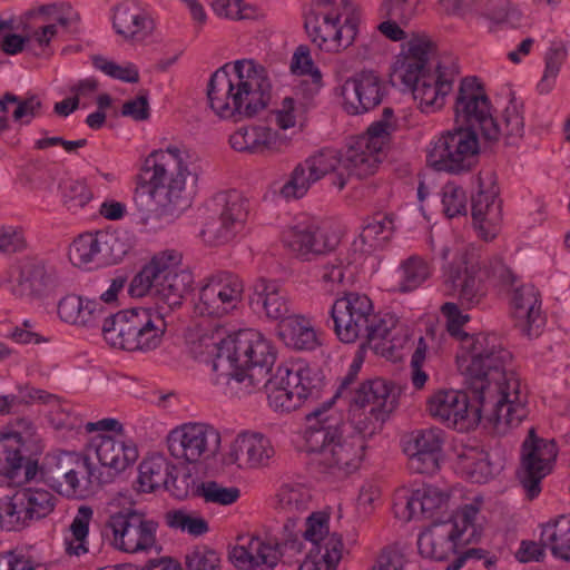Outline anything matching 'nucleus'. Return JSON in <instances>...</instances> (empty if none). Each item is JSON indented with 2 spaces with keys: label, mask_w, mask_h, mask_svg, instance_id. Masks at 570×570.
I'll return each mask as SVG.
<instances>
[{
  "label": "nucleus",
  "mask_w": 570,
  "mask_h": 570,
  "mask_svg": "<svg viewBox=\"0 0 570 570\" xmlns=\"http://www.w3.org/2000/svg\"><path fill=\"white\" fill-rule=\"evenodd\" d=\"M247 215V200L239 191L218 193L212 199V215L204 224L200 236L212 246L226 244L243 229Z\"/></svg>",
  "instance_id": "15"
},
{
  "label": "nucleus",
  "mask_w": 570,
  "mask_h": 570,
  "mask_svg": "<svg viewBox=\"0 0 570 570\" xmlns=\"http://www.w3.org/2000/svg\"><path fill=\"white\" fill-rule=\"evenodd\" d=\"M512 354L503 347L495 334L478 333L466 337L463 350L456 355V364L465 377V384L480 393L490 404L502 400V413L518 426L528 415L527 396L520 390V380L507 367Z\"/></svg>",
  "instance_id": "2"
},
{
  "label": "nucleus",
  "mask_w": 570,
  "mask_h": 570,
  "mask_svg": "<svg viewBox=\"0 0 570 570\" xmlns=\"http://www.w3.org/2000/svg\"><path fill=\"white\" fill-rule=\"evenodd\" d=\"M458 127L479 130L483 141L492 147L501 138L507 145L521 138L524 132L523 104L514 96L504 108L501 120L493 117L491 101L478 77L461 79L453 106Z\"/></svg>",
  "instance_id": "7"
},
{
  "label": "nucleus",
  "mask_w": 570,
  "mask_h": 570,
  "mask_svg": "<svg viewBox=\"0 0 570 570\" xmlns=\"http://www.w3.org/2000/svg\"><path fill=\"white\" fill-rule=\"evenodd\" d=\"M23 444L20 432L0 436V475L16 484L30 481L38 473V463L22 454Z\"/></svg>",
  "instance_id": "27"
},
{
  "label": "nucleus",
  "mask_w": 570,
  "mask_h": 570,
  "mask_svg": "<svg viewBox=\"0 0 570 570\" xmlns=\"http://www.w3.org/2000/svg\"><path fill=\"white\" fill-rule=\"evenodd\" d=\"M189 155L176 146L150 153L137 176L135 203L141 212L173 220L188 206L186 178Z\"/></svg>",
  "instance_id": "3"
},
{
  "label": "nucleus",
  "mask_w": 570,
  "mask_h": 570,
  "mask_svg": "<svg viewBox=\"0 0 570 570\" xmlns=\"http://www.w3.org/2000/svg\"><path fill=\"white\" fill-rule=\"evenodd\" d=\"M396 406V394L391 389L380 399L373 397L367 404L350 409V422H346L348 431L353 436H362L366 444L368 438L382 430L384 422Z\"/></svg>",
  "instance_id": "22"
},
{
  "label": "nucleus",
  "mask_w": 570,
  "mask_h": 570,
  "mask_svg": "<svg viewBox=\"0 0 570 570\" xmlns=\"http://www.w3.org/2000/svg\"><path fill=\"white\" fill-rule=\"evenodd\" d=\"M249 304L255 312L264 313L267 318L283 323L289 314V302L283 286L273 279L259 278L253 287Z\"/></svg>",
  "instance_id": "31"
},
{
  "label": "nucleus",
  "mask_w": 570,
  "mask_h": 570,
  "mask_svg": "<svg viewBox=\"0 0 570 570\" xmlns=\"http://www.w3.org/2000/svg\"><path fill=\"white\" fill-rule=\"evenodd\" d=\"M470 538H462L458 523H434L420 533L417 549L423 558L443 562L448 561L451 554H455L458 541L468 542Z\"/></svg>",
  "instance_id": "28"
},
{
  "label": "nucleus",
  "mask_w": 570,
  "mask_h": 570,
  "mask_svg": "<svg viewBox=\"0 0 570 570\" xmlns=\"http://www.w3.org/2000/svg\"><path fill=\"white\" fill-rule=\"evenodd\" d=\"M100 468H96L98 485L111 483L115 478L138 459L135 444L101 435L96 445Z\"/></svg>",
  "instance_id": "24"
},
{
  "label": "nucleus",
  "mask_w": 570,
  "mask_h": 570,
  "mask_svg": "<svg viewBox=\"0 0 570 570\" xmlns=\"http://www.w3.org/2000/svg\"><path fill=\"white\" fill-rule=\"evenodd\" d=\"M94 464L87 455L77 452L61 451L57 454L48 455L43 465L38 472L46 483H59V478L65 473L78 472L89 473Z\"/></svg>",
  "instance_id": "38"
},
{
  "label": "nucleus",
  "mask_w": 570,
  "mask_h": 570,
  "mask_svg": "<svg viewBox=\"0 0 570 570\" xmlns=\"http://www.w3.org/2000/svg\"><path fill=\"white\" fill-rule=\"evenodd\" d=\"M401 281L399 289L402 293H409L419 288L432 274V267L429 262L417 255L410 256L401 263Z\"/></svg>",
  "instance_id": "51"
},
{
  "label": "nucleus",
  "mask_w": 570,
  "mask_h": 570,
  "mask_svg": "<svg viewBox=\"0 0 570 570\" xmlns=\"http://www.w3.org/2000/svg\"><path fill=\"white\" fill-rule=\"evenodd\" d=\"M468 197L465 190L453 181L442 188L443 212L449 218L466 215Z\"/></svg>",
  "instance_id": "60"
},
{
  "label": "nucleus",
  "mask_w": 570,
  "mask_h": 570,
  "mask_svg": "<svg viewBox=\"0 0 570 570\" xmlns=\"http://www.w3.org/2000/svg\"><path fill=\"white\" fill-rule=\"evenodd\" d=\"M165 519L169 528L186 531L194 537H200L209 531L208 522L204 518L191 515L184 510L168 511Z\"/></svg>",
  "instance_id": "57"
},
{
  "label": "nucleus",
  "mask_w": 570,
  "mask_h": 570,
  "mask_svg": "<svg viewBox=\"0 0 570 570\" xmlns=\"http://www.w3.org/2000/svg\"><path fill=\"white\" fill-rule=\"evenodd\" d=\"M446 294L458 299L463 308H472L481 303L487 294L480 271L474 266H451L445 275Z\"/></svg>",
  "instance_id": "29"
},
{
  "label": "nucleus",
  "mask_w": 570,
  "mask_h": 570,
  "mask_svg": "<svg viewBox=\"0 0 570 570\" xmlns=\"http://www.w3.org/2000/svg\"><path fill=\"white\" fill-rule=\"evenodd\" d=\"M277 509L285 518L283 538L275 544L266 543L258 537H250L247 543L234 547L229 559L237 568L244 570H271L278 559L284 563L302 553L299 532H295L297 523L308 511L312 495L303 485L284 484L277 493Z\"/></svg>",
  "instance_id": "5"
},
{
  "label": "nucleus",
  "mask_w": 570,
  "mask_h": 570,
  "mask_svg": "<svg viewBox=\"0 0 570 570\" xmlns=\"http://www.w3.org/2000/svg\"><path fill=\"white\" fill-rule=\"evenodd\" d=\"M170 454L187 463H196L205 454H214L220 445V434L213 426L188 423L174 429L167 438Z\"/></svg>",
  "instance_id": "18"
},
{
  "label": "nucleus",
  "mask_w": 570,
  "mask_h": 570,
  "mask_svg": "<svg viewBox=\"0 0 570 570\" xmlns=\"http://www.w3.org/2000/svg\"><path fill=\"white\" fill-rule=\"evenodd\" d=\"M279 367L281 374L285 375V384L295 390L303 403L308 400L316 401L322 396L326 386L322 368L302 363Z\"/></svg>",
  "instance_id": "33"
},
{
  "label": "nucleus",
  "mask_w": 570,
  "mask_h": 570,
  "mask_svg": "<svg viewBox=\"0 0 570 570\" xmlns=\"http://www.w3.org/2000/svg\"><path fill=\"white\" fill-rule=\"evenodd\" d=\"M494 174L490 173L488 180L490 186L483 187L482 178L479 177V191L471 198V212L474 227L479 236L485 240H492L499 232L501 220V202L498 200L499 188L493 181Z\"/></svg>",
  "instance_id": "25"
},
{
  "label": "nucleus",
  "mask_w": 570,
  "mask_h": 570,
  "mask_svg": "<svg viewBox=\"0 0 570 570\" xmlns=\"http://www.w3.org/2000/svg\"><path fill=\"white\" fill-rule=\"evenodd\" d=\"M328 521L327 513L313 512L305 518V530L295 528V532H299L302 549L304 548V541H308L312 544L311 550L313 552H324V541L333 534H328Z\"/></svg>",
  "instance_id": "48"
},
{
  "label": "nucleus",
  "mask_w": 570,
  "mask_h": 570,
  "mask_svg": "<svg viewBox=\"0 0 570 570\" xmlns=\"http://www.w3.org/2000/svg\"><path fill=\"white\" fill-rule=\"evenodd\" d=\"M126 253V245L116 234L98 230L79 235L69 248V258L76 266L89 263L102 266L117 264Z\"/></svg>",
  "instance_id": "19"
},
{
  "label": "nucleus",
  "mask_w": 570,
  "mask_h": 570,
  "mask_svg": "<svg viewBox=\"0 0 570 570\" xmlns=\"http://www.w3.org/2000/svg\"><path fill=\"white\" fill-rule=\"evenodd\" d=\"M18 284L22 288L21 295L39 296L53 285V278L43 264L30 263L22 267Z\"/></svg>",
  "instance_id": "47"
},
{
  "label": "nucleus",
  "mask_w": 570,
  "mask_h": 570,
  "mask_svg": "<svg viewBox=\"0 0 570 570\" xmlns=\"http://www.w3.org/2000/svg\"><path fill=\"white\" fill-rule=\"evenodd\" d=\"M343 540L338 533H333L324 541V552L309 550L297 570H335L342 559Z\"/></svg>",
  "instance_id": "42"
},
{
  "label": "nucleus",
  "mask_w": 570,
  "mask_h": 570,
  "mask_svg": "<svg viewBox=\"0 0 570 570\" xmlns=\"http://www.w3.org/2000/svg\"><path fill=\"white\" fill-rule=\"evenodd\" d=\"M434 45L426 36H414L407 42V51L395 62L394 75L412 91L422 111L430 112L443 107L445 96L452 90L456 66L439 62L434 72L429 67V55Z\"/></svg>",
  "instance_id": "8"
},
{
  "label": "nucleus",
  "mask_w": 570,
  "mask_h": 570,
  "mask_svg": "<svg viewBox=\"0 0 570 570\" xmlns=\"http://www.w3.org/2000/svg\"><path fill=\"white\" fill-rule=\"evenodd\" d=\"M163 308L132 307L105 317L101 331L106 342L128 352L156 350L167 331Z\"/></svg>",
  "instance_id": "13"
},
{
  "label": "nucleus",
  "mask_w": 570,
  "mask_h": 570,
  "mask_svg": "<svg viewBox=\"0 0 570 570\" xmlns=\"http://www.w3.org/2000/svg\"><path fill=\"white\" fill-rule=\"evenodd\" d=\"M92 515L94 511L89 505L79 507L70 524V531L76 543L67 542L66 551L68 554L79 557L88 552L86 539L89 533V524Z\"/></svg>",
  "instance_id": "52"
},
{
  "label": "nucleus",
  "mask_w": 570,
  "mask_h": 570,
  "mask_svg": "<svg viewBox=\"0 0 570 570\" xmlns=\"http://www.w3.org/2000/svg\"><path fill=\"white\" fill-rule=\"evenodd\" d=\"M175 466L163 455H153L139 464L138 490L150 493L168 488Z\"/></svg>",
  "instance_id": "39"
},
{
  "label": "nucleus",
  "mask_w": 570,
  "mask_h": 570,
  "mask_svg": "<svg viewBox=\"0 0 570 570\" xmlns=\"http://www.w3.org/2000/svg\"><path fill=\"white\" fill-rule=\"evenodd\" d=\"M557 455L554 440L539 438L531 428L522 443L521 466L518 471L519 481L530 500L540 494L541 481L551 473Z\"/></svg>",
  "instance_id": "16"
},
{
  "label": "nucleus",
  "mask_w": 570,
  "mask_h": 570,
  "mask_svg": "<svg viewBox=\"0 0 570 570\" xmlns=\"http://www.w3.org/2000/svg\"><path fill=\"white\" fill-rule=\"evenodd\" d=\"M330 317L333 331L344 344L363 338L361 347L368 346L376 354L392 348V330L396 320L393 316L381 318L374 313L373 303L365 294L343 292L333 303Z\"/></svg>",
  "instance_id": "10"
},
{
  "label": "nucleus",
  "mask_w": 570,
  "mask_h": 570,
  "mask_svg": "<svg viewBox=\"0 0 570 570\" xmlns=\"http://www.w3.org/2000/svg\"><path fill=\"white\" fill-rule=\"evenodd\" d=\"M219 554L207 546H197L185 556V570H218Z\"/></svg>",
  "instance_id": "62"
},
{
  "label": "nucleus",
  "mask_w": 570,
  "mask_h": 570,
  "mask_svg": "<svg viewBox=\"0 0 570 570\" xmlns=\"http://www.w3.org/2000/svg\"><path fill=\"white\" fill-rule=\"evenodd\" d=\"M0 517V527L7 531H19L28 527L32 520L23 493L18 490L13 495L1 499Z\"/></svg>",
  "instance_id": "43"
},
{
  "label": "nucleus",
  "mask_w": 570,
  "mask_h": 570,
  "mask_svg": "<svg viewBox=\"0 0 570 570\" xmlns=\"http://www.w3.org/2000/svg\"><path fill=\"white\" fill-rule=\"evenodd\" d=\"M511 315L514 326L529 338L538 337L546 325L541 295L532 284H521L512 291Z\"/></svg>",
  "instance_id": "23"
},
{
  "label": "nucleus",
  "mask_w": 570,
  "mask_h": 570,
  "mask_svg": "<svg viewBox=\"0 0 570 570\" xmlns=\"http://www.w3.org/2000/svg\"><path fill=\"white\" fill-rule=\"evenodd\" d=\"M106 525L112 532V544L121 551L134 553L156 544L158 522L140 511L120 510L109 517Z\"/></svg>",
  "instance_id": "17"
},
{
  "label": "nucleus",
  "mask_w": 570,
  "mask_h": 570,
  "mask_svg": "<svg viewBox=\"0 0 570 570\" xmlns=\"http://www.w3.org/2000/svg\"><path fill=\"white\" fill-rule=\"evenodd\" d=\"M92 65L107 76L121 80L124 82L136 83L139 81V72L134 63H127L126 66L117 65L114 61H109L102 56H94Z\"/></svg>",
  "instance_id": "63"
},
{
  "label": "nucleus",
  "mask_w": 570,
  "mask_h": 570,
  "mask_svg": "<svg viewBox=\"0 0 570 570\" xmlns=\"http://www.w3.org/2000/svg\"><path fill=\"white\" fill-rule=\"evenodd\" d=\"M394 230V216L376 213L364 225L361 239L371 247H381L392 238Z\"/></svg>",
  "instance_id": "50"
},
{
  "label": "nucleus",
  "mask_w": 570,
  "mask_h": 570,
  "mask_svg": "<svg viewBox=\"0 0 570 570\" xmlns=\"http://www.w3.org/2000/svg\"><path fill=\"white\" fill-rule=\"evenodd\" d=\"M271 441L263 434L243 435L233 445L232 455L238 466L259 468L274 456Z\"/></svg>",
  "instance_id": "36"
},
{
  "label": "nucleus",
  "mask_w": 570,
  "mask_h": 570,
  "mask_svg": "<svg viewBox=\"0 0 570 570\" xmlns=\"http://www.w3.org/2000/svg\"><path fill=\"white\" fill-rule=\"evenodd\" d=\"M541 540L549 543L554 557L570 561V515H561L553 523L547 524Z\"/></svg>",
  "instance_id": "45"
},
{
  "label": "nucleus",
  "mask_w": 570,
  "mask_h": 570,
  "mask_svg": "<svg viewBox=\"0 0 570 570\" xmlns=\"http://www.w3.org/2000/svg\"><path fill=\"white\" fill-rule=\"evenodd\" d=\"M278 333L286 346L295 351H314L322 345L321 338L311 321L301 315L284 320Z\"/></svg>",
  "instance_id": "37"
},
{
  "label": "nucleus",
  "mask_w": 570,
  "mask_h": 570,
  "mask_svg": "<svg viewBox=\"0 0 570 570\" xmlns=\"http://www.w3.org/2000/svg\"><path fill=\"white\" fill-rule=\"evenodd\" d=\"M393 389L390 383L383 379L367 380L358 385L338 383L334 394L327 401L316 406L314 410L327 411V412H340L333 409V405L337 401H342L347 409H352L358 405H364L370 402V399H380L382 395H386V391Z\"/></svg>",
  "instance_id": "32"
},
{
  "label": "nucleus",
  "mask_w": 570,
  "mask_h": 570,
  "mask_svg": "<svg viewBox=\"0 0 570 570\" xmlns=\"http://www.w3.org/2000/svg\"><path fill=\"white\" fill-rule=\"evenodd\" d=\"M183 255L175 249H166L155 255L131 279L128 294L131 297L151 295L157 305H166L169 311L181 305L185 295L191 289L194 277L181 265Z\"/></svg>",
  "instance_id": "12"
},
{
  "label": "nucleus",
  "mask_w": 570,
  "mask_h": 570,
  "mask_svg": "<svg viewBox=\"0 0 570 570\" xmlns=\"http://www.w3.org/2000/svg\"><path fill=\"white\" fill-rule=\"evenodd\" d=\"M19 491L24 495V504L29 509L31 520L42 519L53 511L56 498L49 491L32 488Z\"/></svg>",
  "instance_id": "56"
},
{
  "label": "nucleus",
  "mask_w": 570,
  "mask_h": 570,
  "mask_svg": "<svg viewBox=\"0 0 570 570\" xmlns=\"http://www.w3.org/2000/svg\"><path fill=\"white\" fill-rule=\"evenodd\" d=\"M380 151L374 150L373 146L366 142V139H358L342 156V168L337 178L333 180V186L342 190L351 177L363 179L373 175L380 164Z\"/></svg>",
  "instance_id": "30"
},
{
  "label": "nucleus",
  "mask_w": 570,
  "mask_h": 570,
  "mask_svg": "<svg viewBox=\"0 0 570 570\" xmlns=\"http://www.w3.org/2000/svg\"><path fill=\"white\" fill-rule=\"evenodd\" d=\"M105 308L96 299L83 298L75 294L62 297L58 303L61 321L83 327L97 326L104 317Z\"/></svg>",
  "instance_id": "35"
},
{
  "label": "nucleus",
  "mask_w": 570,
  "mask_h": 570,
  "mask_svg": "<svg viewBox=\"0 0 570 570\" xmlns=\"http://www.w3.org/2000/svg\"><path fill=\"white\" fill-rule=\"evenodd\" d=\"M275 137L276 132L269 127H240L229 136V144L238 153L261 154L272 148Z\"/></svg>",
  "instance_id": "40"
},
{
  "label": "nucleus",
  "mask_w": 570,
  "mask_h": 570,
  "mask_svg": "<svg viewBox=\"0 0 570 570\" xmlns=\"http://www.w3.org/2000/svg\"><path fill=\"white\" fill-rule=\"evenodd\" d=\"M115 31L126 40L141 41L154 29V21L134 2H122L115 8Z\"/></svg>",
  "instance_id": "34"
},
{
  "label": "nucleus",
  "mask_w": 570,
  "mask_h": 570,
  "mask_svg": "<svg viewBox=\"0 0 570 570\" xmlns=\"http://www.w3.org/2000/svg\"><path fill=\"white\" fill-rule=\"evenodd\" d=\"M443 444L444 432L439 428L413 431L403 443L410 471L419 474L435 473L440 468Z\"/></svg>",
  "instance_id": "21"
},
{
  "label": "nucleus",
  "mask_w": 570,
  "mask_h": 570,
  "mask_svg": "<svg viewBox=\"0 0 570 570\" xmlns=\"http://www.w3.org/2000/svg\"><path fill=\"white\" fill-rule=\"evenodd\" d=\"M314 183L316 181L309 177L306 166L299 163L291 173L288 180L282 186L279 194L285 199H298L306 195Z\"/></svg>",
  "instance_id": "59"
},
{
  "label": "nucleus",
  "mask_w": 570,
  "mask_h": 570,
  "mask_svg": "<svg viewBox=\"0 0 570 570\" xmlns=\"http://www.w3.org/2000/svg\"><path fill=\"white\" fill-rule=\"evenodd\" d=\"M303 164L306 166L309 177L315 181L326 175H331V180H334L342 168V156L335 149H322L305 159ZM331 184L333 185V181Z\"/></svg>",
  "instance_id": "49"
},
{
  "label": "nucleus",
  "mask_w": 570,
  "mask_h": 570,
  "mask_svg": "<svg viewBox=\"0 0 570 570\" xmlns=\"http://www.w3.org/2000/svg\"><path fill=\"white\" fill-rule=\"evenodd\" d=\"M567 48L563 45L549 48L544 57V73L538 83V90L540 94H548L551 91L560 68L567 58Z\"/></svg>",
  "instance_id": "58"
},
{
  "label": "nucleus",
  "mask_w": 570,
  "mask_h": 570,
  "mask_svg": "<svg viewBox=\"0 0 570 570\" xmlns=\"http://www.w3.org/2000/svg\"><path fill=\"white\" fill-rule=\"evenodd\" d=\"M216 354L213 371L219 375L245 383L246 392L265 389L268 405L278 413L297 410L303 402L295 390L285 384L281 367L271 374L276 360L272 342L261 332L240 330L215 343Z\"/></svg>",
  "instance_id": "1"
},
{
  "label": "nucleus",
  "mask_w": 570,
  "mask_h": 570,
  "mask_svg": "<svg viewBox=\"0 0 570 570\" xmlns=\"http://www.w3.org/2000/svg\"><path fill=\"white\" fill-rule=\"evenodd\" d=\"M383 85L373 71H361L342 86L343 108L350 115L364 114L381 104Z\"/></svg>",
  "instance_id": "26"
},
{
  "label": "nucleus",
  "mask_w": 570,
  "mask_h": 570,
  "mask_svg": "<svg viewBox=\"0 0 570 570\" xmlns=\"http://www.w3.org/2000/svg\"><path fill=\"white\" fill-rule=\"evenodd\" d=\"M341 233L331 223L316 218H304L284 235L285 245L301 259L312 261L327 257L316 267V276L327 291H338L345 284V273L350 266L340 250Z\"/></svg>",
  "instance_id": "9"
},
{
  "label": "nucleus",
  "mask_w": 570,
  "mask_h": 570,
  "mask_svg": "<svg viewBox=\"0 0 570 570\" xmlns=\"http://www.w3.org/2000/svg\"><path fill=\"white\" fill-rule=\"evenodd\" d=\"M196 497L203 498L206 503L230 505L240 497L237 487H225L216 481H204L197 485Z\"/></svg>",
  "instance_id": "54"
},
{
  "label": "nucleus",
  "mask_w": 570,
  "mask_h": 570,
  "mask_svg": "<svg viewBox=\"0 0 570 570\" xmlns=\"http://www.w3.org/2000/svg\"><path fill=\"white\" fill-rule=\"evenodd\" d=\"M289 69L294 75L309 76L314 91H318L322 88V72L318 67L314 65L307 46L301 45L296 48L291 60Z\"/></svg>",
  "instance_id": "55"
},
{
  "label": "nucleus",
  "mask_w": 570,
  "mask_h": 570,
  "mask_svg": "<svg viewBox=\"0 0 570 570\" xmlns=\"http://www.w3.org/2000/svg\"><path fill=\"white\" fill-rule=\"evenodd\" d=\"M305 420L306 448L317 455L320 473L343 479L360 468L366 444L362 436L352 435L342 412L312 410Z\"/></svg>",
  "instance_id": "6"
},
{
  "label": "nucleus",
  "mask_w": 570,
  "mask_h": 570,
  "mask_svg": "<svg viewBox=\"0 0 570 570\" xmlns=\"http://www.w3.org/2000/svg\"><path fill=\"white\" fill-rule=\"evenodd\" d=\"M243 282L230 272H218L207 277L205 283L206 298L212 302L218 294H223L226 302L238 305L243 296Z\"/></svg>",
  "instance_id": "44"
},
{
  "label": "nucleus",
  "mask_w": 570,
  "mask_h": 570,
  "mask_svg": "<svg viewBox=\"0 0 570 570\" xmlns=\"http://www.w3.org/2000/svg\"><path fill=\"white\" fill-rule=\"evenodd\" d=\"M271 97L267 70L252 59L225 63L207 83L209 106L224 119L252 118L267 107Z\"/></svg>",
  "instance_id": "4"
},
{
  "label": "nucleus",
  "mask_w": 570,
  "mask_h": 570,
  "mask_svg": "<svg viewBox=\"0 0 570 570\" xmlns=\"http://www.w3.org/2000/svg\"><path fill=\"white\" fill-rule=\"evenodd\" d=\"M6 99L9 100L10 104L17 105L12 114V118L17 122L28 125L33 118L40 115L42 104L35 95L28 98H20L11 92H6Z\"/></svg>",
  "instance_id": "64"
},
{
  "label": "nucleus",
  "mask_w": 570,
  "mask_h": 570,
  "mask_svg": "<svg viewBox=\"0 0 570 570\" xmlns=\"http://www.w3.org/2000/svg\"><path fill=\"white\" fill-rule=\"evenodd\" d=\"M479 153L478 132L472 128L455 126L433 144L426 158L434 169L458 175L476 166Z\"/></svg>",
  "instance_id": "14"
},
{
  "label": "nucleus",
  "mask_w": 570,
  "mask_h": 570,
  "mask_svg": "<svg viewBox=\"0 0 570 570\" xmlns=\"http://www.w3.org/2000/svg\"><path fill=\"white\" fill-rule=\"evenodd\" d=\"M463 470L472 482L485 483L493 475L489 454L483 451L470 449L459 454Z\"/></svg>",
  "instance_id": "53"
},
{
  "label": "nucleus",
  "mask_w": 570,
  "mask_h": 570,
  "mask_svg": "<svg viewBox=\"0 0 570 570\" xmlns=\"http://www.w3.org/2000/svg\"><path fill=\"white\" fill-rule=\"evenodd\" d=\"M459 303L446 302L442 305L441 312L446 318V330L449 334L461 342V351L463 350V342L466 337H475L462 330L463 325L470 321L468 314H463L460 309Z\"/></svg>",
  "instance_id": "61"
},
{
  "label": "nucleus",
  "mask_w": 570,
  "mask_h": 570,
  "mask_svg": "<svg viewBox=\"0 0 570 570\" xmlns=\"http://www.w3.org/2000/svg\"><path fill=\"white\" fill-rule=\"evenodd\" d=\"M465 385V391H439L430 396L426 404L430 415L459 431L473 429L482 420L497 434H505L509 429L515 428L504 419L502 401L490 404L488 399L475 393L469 384Z\"/></svg>",
  "instance_id": "11"
},
{
  "label": "nucleus",
  "mask_w": 570,
  "mask_h": 570,
  "mask_svg": "<svg viewBox=\"0 0 570 570\" xmlns=\"http://www.w3.org/2000/svg\"><path fill=\"white\" fill-rule=\"evenodd\" d=\"M316 10L305 17L304 27L321 50L326 52L340 51V32L337 24L343 11H347L346 0H316Z\"/></svg>",
  "instance_id": "20"
},
{
  "label": "nucleus",
  "mask_w": 570,
  "mask_h": 570,
  "mask_svg": "<svg viewBox=\"0 0 570 570\" xmlns=\"http://www.w3.org/2000/svg\"><path fill=\"white\" fill-rule=\"evenodd\" d=\"M448 499V495L431 485H424L412 491L405 502V509L407 511L406 520L414 518H433L434 513L446 504Z\"/></svg>",
  "instance_id": "41"
},
{
  "label": "nucleus",
  "mask_w": 570,
  "mask_h": 570,
  "mask_svg": "<svg viewBox=\"0 0 570 570\" xmlns=\"http://www.w3.org/2000/svg\"><path fill=\"white\" fill-rule=\"evenodd\" d=\"M59 494L67 498H83L95 487L98 485V479L96 478V466H90L89 473H65L63 476L59 478V483H47Z\"/></svg>",
  "instance_id": "46"
}]
</instances>
